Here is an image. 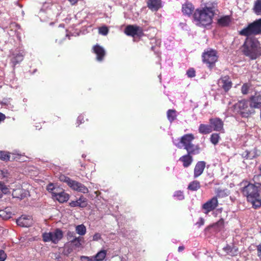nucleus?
Returning a JSON list of instances; mask_svg holds the SVG:
<instances>
[{
	"label": "nucleus",
	"instance_id": "nucleus-55",
	"mask_svg": "<svg viewBox=\"0 0 261 261\" xmlns=\"http://www.w3.org/2000/svg\"><path fill=\"white\" fill-rule=\"evenodd\" d=\"M258 22H259V24L260 25L259 28H260V34H261V18L258 19Z\"/></svg>",
	"mask_w": 261,
	"mask_h": 261
},
{
	"label": "nucleus",
	"instance_id": "nucleus-11",
	"mask_svg": "<svg viewBox=\"0 0 261 261\" xmlns=\"http://www.w3.org/2000/svg\"><path fill=\"white\" fill-rule=\"evenodd\" d=\"M16 223L19 226L27 227L31 226L33 222L31 216H21L17 219Z\"/></svg>",
	"mask_w": 261,
	"mask_h": 261
},
{
	"label": "nucleus",
	"instance_id": "nucleus-46",
	"mask_svg": "<svg viewBox=\"0 0 261 261\" xmlns=\"http://www.w3.org/2000/svg\"><path fill=\"white\" fill-rule=\"evenodd\" d=\"M6 256L7 255L5 252L2 250H0V261H4L6 258Z\"/></svg>",
	"mask_w": 261,
	"mask_h": 261
},
{
	"label": "nucleus",
	"instance_id": "nucleus-56",
	"mask_svg": "<svg viewBox=\"0 0 261 261\" xmlns=\"http://www.w3.org/2000/svg\"><path fill=\"white\" fill-rule=\"evenodd\" d=\"M204 224V221L201 218V222H200V225H203Z\"/></svg>",
	"mask_w": 261,
	"mask_h": 261
},
{
	"label": "nucleus",
	"instance_id": "nucleus-28",
	"mask_svg": "<svg viewBox=\"0 0 261 261\" xmlns=\"http://www.w3.org/2000/svg\"><path fill=\"white\" fill-rule=\"evenodd\" d=\"M167 118L170 122L176 118V111L175 110H169L167 112Z\"/></svg>",
	"mask_w": 261,
	"mask_h": 261
},
{
	"label": "nucleus",
	"instance_id": "nucleus-2",
	"mask_svg": "<svg viewBox=\"0 0 261 261\" xmlns=\"http://www.w3.org/2000/svg\"><path fill=\"white\" fill-rule=\"evenodd\" d=\"M216 5L214 4L212 6H206L202 10L197 9L195 11L193 17L197 25L206 26L211 24L215 14Z\"/></svg>",
	"mask_w": 261,
	"mask_h": 261
},
{
	"label": "nucleus",
	"instance_id": "nucleus-21",
	"mask_svg": "<svg viewBox=\"0 0 261 261\" xmlns=\"http://www.w3.org/2000/svg\"><path fill=\"white\" fill-rule=\"evenodd\" d=\"M179 161L183 163V166L185 168L188 167L193 162V158L191 155L187 154L181 156Z\"/></svg>",
	"mask_w": 261,
	"mask_h": 261
},
{
	"label": "nucleus",
	"instance_id": "nucleus-26",
	"mask_svg": "<svg viewBox=\"0 0 261 261\" xmlns=\"http://www.w3.org/2000/svg\"><path fill=\"white\" fill-rule=\"evenodd\" d=\"M12 213L8 208L0 210V217L3 219H8L11 217Z\"/></svg>",
	"mask_w": 261,
	"mask_h": 261
},
{
	"label": "nucleus",
	"instance_id": "nucleus-20",
	"mask_svg": "<svg viewBox=\"0 0 261 261\" xmlns=\"http://www.w3.org/2000/svg\"><path fill=\"white\" fill-rule=\"evenodd\" d=\"M231 22V18L229 15L220 17L217 21L218 24L221 27H228Z\"/></svg>",
	"mask_w": 261,
	"mask_h": 261
},
{
	"label": "nucleus",
	"instance_id": "nucleus-3",
	"mask_svg": "<svg viewBox=\"0 0 261 261\" xmlns=\"http://www.w3.org/2000/svg\"><path fill=\"white\" fill-rule=\"evenodd\" d=\"M259 187L253 184H248L243 188V194L246 196L247 200L250 202L255 208L261 206V195L259 193Z\"/></svg>",
	"mask_w": 261,
	"mask_h": 261
},
{
	"label": "nucleus",
	"instance_id": "nucleus-47",
	"mask_svg": "<svg viewBox=\"0 0 261 261\" xmlns=\"http://www.w3.org/2000/svg\"><path fill=\"white\" fill-rule=\"evenodd\" d=\"M101 239V235L99 233H96L93 237L94 241H98Z\"/></svg>",
	"mask_w": 261,
	"mask_h": 261
},
{
	"label": "nucleus",
	"instance_id": "nucleus-1",
	"mask_svg": "<svg viewBox=\"0 0 261 261\" xmlns=\"http://www.w3.org/2000/svg\"><path fill=\"white\" fill-rule=\"evenodd\" d=\"M258 19L249 24L240 32V34L246 36L245 42L243 45V53L251 60H255L257 58L259 51L258 40L252 35L260 34Z\"/></svg>",
	"mask_w": 261,
	"mask_h": 261
},
{
	"label": "nucleus",
	"instance_id": "nucleus-31",
	"mask_svg": "<svg viewBox=\"0 0 261 261\" xmlns=\"http://www.w3.org/2000/svg\"><path fill=\"white\" fill-rule=\"evenodd\" d=\"M253 10L256 14L261 15V0H256Z\"/></svg>",
	"mask_w": 261,
	"mask_h": 261
},
{
	"label": "nucleus",
	"instance_id": "nucleus-51",
	"mask_svg": "<svg viewBox=\"0 0 261 261\" xmlns=\"http://www.w3.org/2000/svg\"><path fill=\"white\" fill-rule=\"evenodd\" d=\"M83 120V118L82 116H80L78 117L77 121V122H80V123L79 124L82 123Z\"/></svg>",
	"mask_w": 261,
	"mask_h": 261
},
{
	"label": "nucleus",
	"instance_id": "nucleus-6",
	"mask_svg": "<svg viewBox=\"0 0 261 261\" xmlns=\"http://www.w3.org/2000/svg\"><path fill=\"white\" fill-rule=\"evenodd\" d=\"M63 232L60 229H56L55 231L45 232L42 234L43 240L45 242H51L57 244L63 237Z\"/></svg>",
	"mask_w": 261,
	"mask_h": 261
},
{
	"label": "nucleus",
	"instance_id": "nucleus-33",
	"mask_svg": "<svg viewBox=\"0 0 261 261\" xmlns=\"http://www.w3.org/2000/svg\"><path fill=\"white\" fill-rule=\"evenodd\" d=\"M82 240V238L81 237L74 238L73 239L70 240V242L75 247H79L81 245Z\"/></svg>",
	"mask_w": 261,
	"mask_h": 261
},
{
	"label": "nucleus",
	"instance_id": "nucleus-30",
	"mask_svg": "<svg viewBox=\"0 0 261 261\" xmlns=\"http://www.w3.org/2000/svg\"><path fill=\"white\" fill-rule=\"evenodd\" d=\"M220 139V137L219 134L214 133L212 134L210 137V141L211 143L216 145H217Z\"/></svg>",
	"mask_w": 261,
	"mask_h": 261
},
{
	"label": "nucleus",
	"instance_id": "nucleus-23",
	"mask_svg": "<svg viewBox=\"0 0 261 261\" xmlns=\"http://www.w3.org/2000/svg\"><path fill=\"white\" fill-rule=\"evenodd\" d=\"M199 132L202 134H207L212 132V126L204 124H200L198 129Z\"/></svg>",
	"mask_w": 261,
	"mask_h": 261
},
{
	"label": "nucleus",
	"instance_id": "nucleus-32",
	"mask_svg": "<svg viewBox=\"0 0 261 261\" xmlns=\"http://www.w3.org/2000/svg\"><path fill=\"white\" fill-rule=\"evenodd\" d=\"M243 156L247 159L251 160L255 157V154L254 151H246L243 154Z\"/></svg>",
	"mask_w": 261,
	"mask_h": 261
},
{
	"label": "nucleus",
	"instance_id": "nucleus-12",
	"mask_svg": "<svg viewBox=\"0 0 261 261\" xmlns=\"http://www.w3.org/2000/svg\"><path fill=\"white\" fill-rule=\"evenodd\" d=\"M73 190L81 192L84 194L88 193L89 192L88 189L81 182L73 180L70 186Z\"/></svg>",
	"mask_w": 261,
	"mask_h": 261
},
{
	"label": "nucleus",
	"instance_id": "nucleus-42",
	"mask_svg": "<svg viewBox=\"0 0 261 261\" xmlns=\"http://www.w3.org/2000/svg\"><path fill=\"white\" fill-rule=\"evenodd\" d=\"M67 237L68 240H71L72 239H73L74 238H76L75 236V233L73 231H68L67 233Z\"/></svg>",
	"mask_w": 261,
	"mask_h": 261
},
{
	"label": "nucleus",
	"instance_id": "nucleus-17",
	"mask_svg": "<svg viewBox=\"0 0 261 261\" xmlns=\"http://www.w3.org/2000/svg\"><path fill=\"white\" fill-rule=\"evenodd\" d=\"M205 167V162L204 161H199L197 163L194 168V177L195 178L199 176L203 172Z\"/></svg>",
	"mask_w": 261,
	"mask_h": 261
},
{
	"label": "nucleus",
	"instance_id": "nucleus-24",
	"mask_svg": "<svg viewBox=\"0 0 261 261\" xmlns=\"http://www.w3.org/2000/svg\"><path fill=\"white\" fill-rule=\"evenodd\" d=\"M107 255V251L102 250L99 251L95 255L93 256L94 261H102L103 260Z\"/></svg>",
	"mask_w": 261,
	"mask_h": 261
},
{
	"label": "nucleus",
	"instance_id": "nucleus-5",
	"mask_svg": "<svg viewBox=\"0 0 261 261\" xmlns=\"http://www.w3.org/2000/svg\"><path fill=\"white\" fill-rule=\"evenodd\" d=\"M202 57L203 62L206 64L209 68L213 67L218 60L217 51L212 49L204 51Z\"/></svg>",
	"mask_w": 261,
	"mask_h": 261
},
{
	"label": "nucleus",
	"instance_id": "nucleus-16",
	"mask_svg": "<svg viewBox=\"0 0 261 261\" xmlns=\"http://www.w3.org/2000/svg\"><path fill=\"white\" fill-rule=\"evenodd\" d=\"M148 8L152 11H156L162 7L161 0H147Z\"/></svg>",
	"mask_w": 261,
	"mask_h": 261
},
{
	"label": "nucleus",
	"instance_id": "nucleus-37",
	"mask_svg": "<svg viewBox=\"0 0 261 261\" xmlns=\"http://www.w3.org/2000/svg\"><path fill=\"white\" fill-rule=\"evenodd\" d=\"M0 190L4 194H7L9 192V189L2 181H0Z\"/></svg>",
	"mask_w": 261,
	"mask_h": 261
},
{
	"label": "nucleus",
	"instance_id": "nucleus-52",
	"mask_svg": "<svg viewBox=\"0 0 261 261\" xmlns=\"http://www.w3.org/2000/svg\"><path fill=\"white\" fill-rule=\"evenodd\" d=\"M5 118V115L2 114V113H0V121L4 120Z\"/></svg>",
	"mask_w": 261,
	"mask_h": 261
},
{
	"label": "nucleus",
	"instance_id": "nucleus-43",
	"mask_svg": "<svg viewBox=\"0 0 261 261\" xmlns=\"http://www.w3.org/2000/svg\"><path fill=\"white\" fill-rule=\"evenodd\" d=\"M224 249L227 254L231 256L234 255V253H231V251H233V248H231L230 246H227L224 248Z\"/></svg>",
	"mask_w": 261,
	"mask_h": 261
},
{
	"label": "nucleus",
	"instance_id": "nucleus-36",
	"mask_svg": "<svg viewBox=\"0 0 261 261\" xmlns=\"http://www.w3.org/2000/svg\"><path fill=\"white\" fill-rule=\"evenodd\" d=\"M253 180L254 182V185H257L258 187H260L261 186V175H255L254 176Z\"/></svg>",
	"mask_w": 261,
	"mask_h": 261
},
{
	"label": "nucleus",
	"instance_id": "nucleus-8",
	"mask_svg": "<svg viewBox=\"0 0 261 261\" xmlns=\"http://www.w3.org/2000/svg\"><path fill=\"white\" fill-rule=\"evenodd\" d=\"M124 33L127 36L135 37V36H141L143 33L142 29L137 25H128L124 30Z\"/></svg>",
	"mask_w": 261,
	"mask_h": 261
},
{
	"label": "nucleus",
	"instance_id": "nucleus-9",
	"mask_svg": "<svg viewBox=\"0 0 261 261\" xmlns=\"http://www.w3.org/2000/svg\"><path fill=\"white\" fill-rule=\"evenodd\" d=\"M218 201L217 198L216 196H215L204 203L202 205V208L205 211V214H207L211 211L215 209L218 206Z\"/></svg>",
	"mask_w": 261,
	"mask_h": 261
},
{
	"label": "nucleus",
	"instance_id": "nucleus-13",
	"mask_svg": "<svg viewBox=\"0 0 261 261\" xmlns=\"http://www.w3.org/2000/svg\"><path fill=\"white\" fill-rule=\"evenodd\" d=\"M53 197L60 203H63L69 199V196L64 191H62L60 192H53Z\"/></svg>",
	"mask_w": 261,
	"mask_h": 261
},
{
	"label": "nucleus",
	"instance_id": "nucleus-57",
	"mask_svg": "<svg viewBox=\"0 0 261 261\" xmlns=\"http://www.w3.org/2000/svg\"><path fill=\"white\" fill-rule=\"evenodd\" d=\"M259 53H258V54L257 56H258L259 55H261L260 49V47H259Z\"/></svg>",
	"mask_w": 261,
	"mask_h": 261
},
{
	"label": "nucleus",
	"instance_id": "nucleus-29",
	"mask_svg": "<svg viewBox=\"0 0 261 261\" xmlns=\"http://www.w3.org/2000/svg\"><path fill=\"white\" fill-rule=\"evenodd\" d=\"M75 231L77 234L84 236L86 232V228L84 224L78 225L75 227Z\"/></svg>",
	"mask_w": 261,
	"mask_h": 261
},
{
	"label": "nucleus",
	"instance_id": "nucleus-48",
	"mask_svg": "<svg viewBox=\"0 0 261 261\" xmlns=\"http://www.w3.org/2000/svg\"><path fill=\"white\" fill-rule=\"evenodd\" d=\"M7 170H1V175L2 178L7 177Z\"/></svg>",
	"mask_w": 261,
	"mask_h": 261
},
{
	"label": "nucleus",
	"instance_id": "nucleus-4",
	"mask_svg": "<svg viewBox=\"0 0 261 261\" xmlns=\"http://www.w3.org/2000/svg\"><path fill=\"white\" fill-rule=\"evenodd\" d=\"M195 137L192 134H188L182 136L179 139L178 143L175 144L178 148H184L186 150L187 154L190 155L197 154L200 152V147L192 143Z\"/></svg>",
	"mask_w": 261,
	"mask_h": 261
},
{
	"label": "nucleus",
	"instance_id": "nucleus-50",
	"mask_svg": "<svg viewBox=\"0 0 261 261\" xmlns=\"http://www.w3.org/2000/svg\"><path fill=\"white\" fill-rule=\"evenodd\" d=\"M257 250L258 255L261 259V244L257 246Z\"/></svg>",
	"mask_w": 261,
	"mask_h": 261
},
{
	"label": "nucleus",
	"instance_id": "nucleus-10",
	"mask_svg": "<svg viewBox=\"0 0 261 261\" xmlns=\"http://www.w3.org/2000/svg\"><path fill=\"white\" fill-rule=\"evenodd\" d=\"M210 123L213 130L221 132L223 130V122L220 118H211Z\"/></svg>",
	"mask_w": 261,
	"mask_h": 261
},
{
	"label": "nucleus",
	"instance_id": "nucleus-54",
	"mask_svg": "<svg viewBox=\"0 0 261 261\" xmlns=\"http://www.w3.org/2000/svg\"><path fill=\"white\" fill-rule=\"evenodd\" d=\"M233 251H231V253H234V255L236 254V253L238 251V250L236 249L235 248H232Z\"/></svg>",
	"mask_w": 261,
	"mask_h": 261
},
{
	"label": "nucleus",
	"instance_id": "nucleus-35",
	"mask_svg": "<svg viewBox=\"0 0 261 261\" xmlns=\"http://www.w3.org/2000/svg\"><path fill=\"white\" fill-rule=\"evenodd\" d=\"M10 155L6 152H0V159L2 161H8L10 160Z\"/></svg>",
	"mask_w": 261,
	"mask_h": 261
},
{
	"label": "nucleus",
	"instance_id": "nucleus-19",
	"mask_svg": "<svg viewBox=\"0 0 261 261\" xmlns=\"http://www.w3.org/2000/svg\"><path fill=\"white\" fill-rule=\"evenodd\" d=\"M219 83L222 84L221 86L225 91H228L232 86L231 82L228 76L221 77L219 80Z\"/></svg>",
	"mask_w": 261,
	"mask_h": 261
},
{
	"label": "nucleus",
	"instance_id": "nucleus-58",
	"mask_svg": "<svg viewBox=\"0 0 261 261\" xmlns=\"http://www.w3.org/2000/svg\"><path fill=\"white\" fill-rule=\"evenodd\" d=\"M2 196H3L2 194H1V193H0V198H1L2 197Z\"/></svg>",
	"mask_w": 261,
	"mask_h": 261
},
{
	"label": "nucleus",
	"instance_id": "nucleus-44",
	"mask_svg": "<svg viewBox=\"0 0 261 261\" xmlns=\"http://www.w3.org/2000/svg\"><path fill=\"white\" fill-rule=\"evenodd\" d=\"M81 261H94L93 256L88 257L86 256H81Z\"/></svg>",
	"mask_w": 261,
	"mask_h": 261
},
{
	"label": "nucleus",
	"instance_id": "nucleus-15",
	"mask_svg": "<svg viewBox=\"0 0 261 261\" xmlns=\"http://www.w3.org/2000/svg\"><path fill=\"white\" fill-rule=\"evenodd\" d=\"M249 102L252 109L260 108L261 107V95L258 93H256L250 97Z\"/></svg>",
	"mask_w": 261,
	"mask_h": 261
},
{
	"label": "nucleus",
	"instance_id": "nucleus-38",
	"mask_svg": "<svg viewBox=\"0 0 261 261\" xmlns=\"http://www.w3.org/2000/svg\"><path fill=\"white\" fill-rule=\"evenodd\" d=\"M98 32L100 34L106 36L109 32L108 28L106 27H102L99 28Z\"/></svg>",
	"mask_w": 261,
	"mask_h": 261
},
{
	"label": "nucleus",
	"instance_id": "nucleus-45",
	"mask_svg": "<svg viewBox=\"0 0 261 261\" xmlns=\"http://www.w3.org/2000/svg\"><path fill=\"white\" fill-rule=\"evenodd\" d=\"M47 190L48 192H51L53 195V192H56L54 185L53 184H49L47 187Z\"/></svg>",
	"mask_w": 261,
	"mask_h": 261
},
{
	"label": "nucleus",
	"instance_id": "nucleus-40",
	"mask_svg": "<svg viewBox=\"0 0 261 261\" xmlns=\"http://www.w3.org/2000/svg\"><path fill=\"white\" fill-rule=\"evenodd\" d=\"M249 87L247 84H244L241 88L242 93L243 94H247L248 93Z\"/></svg>",
	"mask_w": 261,
	"mask_h": 261
},
{
	"label": "nucleus",
	"instance_id": "nucleus-49",
	"mask_svg": "<svg viewBox=\"0 0 261 261\" xmlns=\"http://www.w3.org/2000/svg\"><path fill=\"white\" fill-rule=\"evenodd\" d=\"M217 195L218 196L223 197V196L226 195V194L224 193V191L218 190L217 191Z\"/></svg>",
	"mask_w": 261,
	"mask_h": 261
},
{
	"label": "nucleus",
	"instance_id": "nucleus-34",
	"mask_svg": "<svg viewBox=\"0 0 261 261\" xmlns=\"http://www.w3.org/2000/svg\"><path fill=\"white\" fill-rule=\"evenodd\" d=\"M60 179L61 181L67 183V184L69 187L72 184V181H73V180L70 179L69 177L66 176L65 175H61L60 177Z\"/></svg>",
	"mask_w": 261,
	"mask_h": 261
},
{
	"label": "nucleus",
	"instance_id": "nucleus-53",
	"mask_svg": "<svg viewBox=\"0 0 261 261\" xmlns=\"http://www.w3.org/2000/svg\"><path fill=\"white\" fill-rule=\"evenodd\" d=\"M184 249V246H179L178 248V250L179 252L182 251Z\"/></svg>",
	"mask_w": 261,
	"mask_h": 261
},
{
	"label": "nucleus",
	"instance_id": "nucleus-39",
	"mask_svg": "<svg viewBox=\"0 0 261 261\" xmlns=\"http://www.w3.org/2000/svg\"><path fill=\"white\" fill-rule=\"evenodd\" d=\"M174 196L176 197L179 200H182L184 199L183 192L180 191H176L174 193Z\"/></svg>",
	"mask_w": 261,
	"mask_h": 261
},
{
	"label": "nucleus",
	"instance_id": "nucleus-14",
	"mask_svg": "<svg viewBox=\"0 0 261 261\" xmlns=\"http://www.w3.org/2000/svg\"><path fill=\"white\" fill-rule=\"evenodd\" d=\"M93 50L97 56L96 60L99 62L102 61L106 55L105 49L102 46L97 44L93 46Z\"/></svg>",
	"mask_w": 261,
	"mask_h": 261
},
{
	"label": "nucleus",
	"instance_id": "nucleus-41",
	"mask_svg": "<svg viewBox=\"0 0 261 261\" xmlns=\"http://www.w3.org/2000/svg\"><path fill=\"white\" fill-rule=\"evenodd\" d=\"M187 74L189 77H193L195 76V71L193 68L189 69L187 72Z\"/></svg>",
	"mask_w": 261,
	"mask_h": 261
},
{
	"label": "nucleus",
	"instance_id": "nucleus-22",
	"mask_svg": "<svg viewBox=\"0 0 261 261\" xmlns=\"http://www.w3.org/2000/svg\"><path fill=\"white\" fill-rule=\"evenodd\" d=\"M194 8L192 4L186 3L182 5V11L183 13L188 16L191 15L193 12Z\"/></svg>",
	"mask_w": 261,
	"mask_h": 261
},
{
	"label": "nucleus",
	"instance_id": "nucleus-18",
	"mask_svg": "<svg viewBox=\"0 0 261 261\" xmlns=\"http://www.w3.org/2000/svg\"><path fill=\"white\" fill-rule=\"evenodd\" d=\"M71 207H85L87 205V200L83 196H81L76 201H72L69 203Z\"/></svg>",
	"mask_w": 261,
	"mask_h": 261
},
{
	"label": "nucleus",
	"instance_id": "nucleus-7",
	"mask_svg": "<svg viewBox=\"0 0 261 261\" xmlns=\"http://www.w3.org/2000/svg\"><path fill=\"white\" fill-rule=\"evenodd\" d=\"M237 105L240 113L243 117L247 118L250 114L254 113V110L251 108L249 100H243L240 101Z\"/></svg>",
	"mask_w": 261,
	"mask_h": 261
},
{
	"label": "nucleus",
	"instance_id": "nucleus-25",
	"mask_svg": "<svg viewBox=\"0 0 261 261\" xmlns=\"http://www.w3.org/2000/svg\"><path fill=\"white\" fill-rule=\"evenodd\" d=\"M23 59V56L22 54L19 53L13 55V57L11 59V61L14 65L21 62Z\"/></svg>",
	"mask_w": 261,
	"mask_h": 261
},
{
	"label": "nucleus",
	"instance_id": "nucleus-27",
	"mask_svg": "<svg viewBox=\"0 0 261 261\" xmlns=\"http://www.w3.org/2000/svg\"><path fill=\"white\" fill-rule=\"evenodd\" d=\"M200 188V182L197 180H194L189 184L188 188L191 191H197Z\"/></svg>",
	"mask_w": 261,
	"mask_h": 261
}]
</instances>
